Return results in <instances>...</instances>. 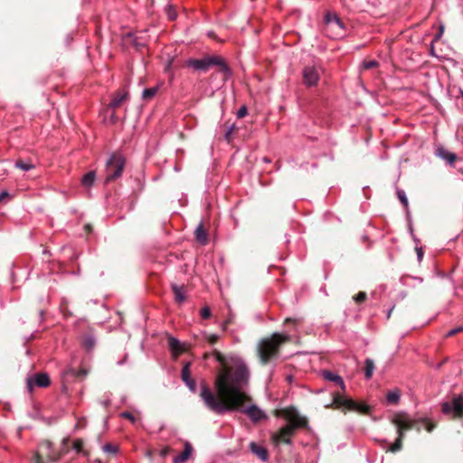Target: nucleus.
Listing matches in <instances>:
<instances>
[{
  "label": "nucleus",
  "instance_id": "nucleus-25",
  "mask_svg": "<svg viewBox=\"0 0 463 463\" xmlns=\"http://www.w3.org/2000/svg\"><path fill=\"white\" fill-rule=\"evenodd\" d=\"M95 344L96 340L94 336H92L91 335H87L83 337L82 345L87 350L90 351L91 349H93Z\"/></svg>",
  "mask_w": 463,
  "mask_h": 463
},
{
  "label": "nucleus",
  "instance_id": "nucleus-41",
  "mask_svg": "<svg viewBox=\"0 0 463 463\" xmlns=\"http://www.w3.org/2000/svg\"><path fill=\"white\" fill-rule=\"evenodd\" d=\"M246 114H247V108L243 106L238 110L237 117L241 118H243Z\"/></svg>",
  "mask_w": 463,
  "mask_h": 463
},
{
  "label": "nucleus",
  "instance_id": "nucleus-34",
  "mask_svg": "<svg viewBox=\"0 0 463 463\" xmlns=\"http://www.w3.org/2000/svg\"><path fill=\"white\" fill-rule=\"evenodd\" d=\"M166 14L169 20H175L177 16L175 10L172 6L167 7Z\"/></svg>",
  "mask_w": 463,
  "mask_h": 463
},
{
  "label": "nucleus",
  "instance_id": "nucleus-6",
  "mask_svg": "<svg viewBox=\"0 0 463 463\" xmlns=\"http://www.w3.org/2000/svg\"><path fill=\"white\" fill-rule=\"evenodd\" d=\"M125 167V159L119 154H113L110 156L106 164V177L105 183H109L113 180L119 178Z\"/></svg>",
  "mask_w": 463,
  "mask_h": 463
},
{
  "label": "nucleus",
  "instance_id": "nucleus-26",
  "mask_svg": "<svg viewBox=\"0 0 463 463\" xmlns=\"http://www.w3.org/2000/svg\"><path fill=\"white\" fill-rule=\"evenodd\" d=\"M158 87L156 86V87H152V88H147V89H145L142 92V98L144 99H152L153 97L156 96V94L157 93L158 91Z\"/></svg>",
  "mask_w": 463,
  "mask_h": 463
},
{
  "label": "nucleus",
  "instance_id": "nucleus-13",
  "mask_svg": "<svg viewBox=\"0 0 463 463\" xmlns=\"http://www.w3.org/2000/svg\"><path fill=\"white\" fill-rule=\"evenodd\" d=\"M272 439L276 445L289 443V421H288L279 432L273 434Z\"/></svg>",
  "mask_w": 463,
  "mask_h": 463
},
{
  "label": "nucleus",
  "instance_id": "nucleus-24",
  "mask_svg": "<svg viewBox=\"0 0 463 463\" xmlns=\"http://www.w3.org/2000/svg\"><path fill=\"white\" fill-rule=\"evenodd\" d=\"M14 166L23 171H30L35 167V165L31 161H23L21 159H18L15 162Z\"/></svg>",
  "mask_w": 463,
  "mask_h": 463
},
{
  "label": "nucleus",
  "instance_id": "nucleus-47",
  "mask_svg": "<svg viewBox=\"0 0 463 463\" xmlns=\"http://www.w3.org/2000/svg\"><path fill=\"white\" fill-rule=\"evenodd\" d=\"M393 309H394V307H392L391 308V310L389 311V313H388V315H387V318H390V317H391V316H392V310H393Z\"/></svg>",
  "mask_w": 463,
  "mask_h": 463
},
{
  "label": "nucleus",
  "instance_id": "nucleus-28",
  "mask_svg": "<svg viewBox=\"0 0 463 463\" xmlns=\"http://www.w3.org/2000/svg\"><path fill=\"white\" fill-rule=\"evenodd\" d=\"M400 392L398 391L389 392L386 395V400L391 404H397L400 401Z\"/></svg>",
  "mask_w": 463,
  "mask_h": 463
},
{
  "label": "nucleus",
  "instance_id": "nucleus-15",
  "mask_svg": "<svg viewBox=\"0 0 463 463\" xmlns=\"http://www.w3.org/2000/svg\"><path fill=\"white\" fill-rule=\"evenodd\" d=\"M291 323V342H294L296 345L304 346L305 343L300 340L299 327L301 326V321L298 319L290 320Z\"/></svg>",
  "mask_w": 463,
  "mask_h": 463
},
{
  "label": "nucleus",
  "instance_id": "nucleus-44",
  "mask_svg": "<svg viewBox=\"0 0 463 463\" xmlns=\"http://www.w3.org/2000/svg\"><path fill=\"white\" fill-rule=\"evenodd\" d=\"M8 196V193L4 191L2 193H0V202H2L4 200V198L7 197Z\"/></svg>",
  "mask_w": 463,
  "mask_h": 463
},
{
  "label": "nucleus",
  "instance_id": "nucleus-46",
  "mask_svg": "<svg viewBox=\"0 0 463 463\" xmlns=\"http://www.w3.org/2000/svg\"><path fill=\"white\" fill-rule=\"evenodd\" d=\"M417 252H418V258H419V260H420L423 255L421 249H417Z\"/></svg>",
  "mask_w": 463,
  "mask_h": 463
},
{
  "label": "nucleus",
  "instance_id": "nucleus-50",
  "mask_svg": "<svg viewBox=\"0 0 463 463\" xmlns=\"http://www.w3.org/2000/svg\"><path fill=\"white\" fill-rule=\"evenodd\" d=\"M288 321H289V318H288V317H286V318H285V322H288Z\"/></svg>",
  "mask_w": 463,
  "mask_h": 463
},
{
  "label": "nucleus",
  "instance_id": "nucleus-4",
  "mask_svg": "<svg viewBox=\"0 0 463 463\" xmlns=\"http://www.w3.org/2000/svg\"><path fill=\"white\" fill-rule=\"evenodd\" d=\"M326 407L329 409L340 410L344 412L346 411H356L364 415H367L370 412V407L365 403L355 402L353 399L347 398L339 392L333 393L332 402Z\"/></svg>",
  "mask_w": 463,
  "mask_h": 463
},
{
  "label": "nucleus",
  "instance_id": "nucleus-39",
  "mask_svg": "<svg viewBox=\"0 0 463 463\" xmlns=\"http://www.w3.org/2000/svg\"><path fill=\"white\" fill-rule=\"evenodd\" d=\"M120 417L126 418V419L129 420L132 422H135V420H136L134 415L131 412H128V411L121 412L120 413Z\"/></svg>",
  "mask_w": 463,
  "mask_h": 463
},
{
  "label": "nucleus",
  "instance_id": "nucleus-5",
  "mask_svg": "<svg viewBox=\"0 0 463 463\" xmlns=\"http://www.w3.org/2000/svg\"><path fill=\"white\" fill-rule=\"evenodd\" d=\"M188 66L197 71H207L211 66H219V71L223 74L224 78L230 75V70L223 59L220 56H208L201 60H189Z\"/></svg>",
  "mask_w": 463,
  "mask_h": 463
},
{
  "label": "nucleus",
  "instance_id": "nucleus-10",
  "mask_svg": "<svg viewBox=\"0 0 463 463\" xmlns=\"http://www.w3.org/2000/svg\"><path fill=\"white\" fill-rule=\"evenodd\" d=\"M298 429H308V420L305 416L300 415L295 407L291 406V436Z\"/></svg>",
  "mask_w": 463,
  "mask_h": 463
},
{
  "label": "nucleus",
  "instance_id": "nucleus-36",
  "mask_svg": "<svg viewBox=\"0 0 463 463\" xmlns=\"http://www.w3.org/2000/svg\"><path fill=\"white\" fill-rule=\"evenodd\" d=\"M184 383L186 384V386L189 388L191 392H194L196 391V383L193 378L184 381Z\"/></svg>",
  "mask_w": 463,
  "mask_h": 463
},
{
  "label": "nucleus",
  "instance_id": "nucleus-7",
  "mask_svg": "<svg viewBox=\"0 0 463 463\" xmlns=\"http://www.w3.org/2000/svg\"><path fill=\"white\" fill-rule=\"evenodd\" d=\"M324 31L331 38L340 37L344 32V23L335 14L327 13L325 16Z\"/></svg>",
  "mask_w": 463,
  "mask_h": 463
},
{
  "label": "nucleus",
  "instance_id": "nucleus-38",
  "mask_svg": "<svg viewBox=\"0 0 463 463\" xmlns=\"http://www.w3.org/2000/svg\"><path fill=\"white\" fill-rule=\"evenodd\" d=\"M378 66V62L376 61H368L364 62V68L366 70H371Z\"/></svg>",
  "mask_w": 463,
  "mask_h": 463
},
{
  "label": "nucleus",
  "instance_id": "nucleus-8",
  "mask_svg": "<svg viewBox=\"0 0 463 463\" xmlns=\"http://www.w3.org/2000/svg\"><path fill=\"white\" fill-rule=\"evenodd\" d=\"M441 411L452 419L463 418V398L453 397L450 401L443 402Z\"/></svg>",
  "mask_w": 463,
  "mask_h": 463
},
{
  "label": "nucleus",
  "instance_id": "nucleus-14",
  "mask_svg": "<svg viewBox=\"0 0 463 463\" xmlns=\"http://www.w3.org/2000/svg\"><path fill=\"white\" fill-rule=\"evenodd\" d=\"M167 340H168L169 349L175 357H177L178 355H180L182 353H184L185 351L184 345L183 343H181L177 338L169 335L167 337Z\"/></svg>",
  "mask_w": 463,
  "mask_h": 463
},
{
  "label": "nucleus",
  "instance_id": "nucleus-9",
  "mask_svg": "<svg viewBox=\"0 0 463 463\" xmlns=\"http://www.w3.org/2000/svg\"><path fill=\"white\" fill-rule=\"evenodd\" d=\"M303 82L307 87L317 85L319 80V72L316 66H306L302 71Z\"/></svg>",
  "mask_w": 463,
  "mask_h": 463
},
{
  "label": "nucleus",
  "instance_id": "nucleus-2",
  "mask_svg": "<svg viewBox=\"0 0 463 463\" xmlns=\"http://www.w3.org/2000/svg\"><path fill=\"white\" fill-rule=\"evenodd\" d=\"M287 336L279 333L273 334L271 336L262 338L257 346V353L262 364L276 358L279 354L281 345L285 344Z\"/></svg>",
  "mask_w": 463,
  "mask_h": 463
},
{
  "label": "nucleus",
  "instance_id": "nucleus-19",
  "mask_svg": "<svg viewBox=\"0 0 463 463\" xmlns=\"http://www.w3.org/2000/svg\"><path fill=\"white\" fill-rule=\"evenodd\" d=\"M323 376L325 379L334 382V383H337L338 385H340L343 392L345 391V383L341 376L335 374L330 371H324Z\"/></svg>",
  "mask_w": 463,
  "mask_h": 463
},
{
  "label": "nucleus",
  "instance_id": "nucleus-12",
  "mask_svg": "<svg viewBox=\"0 0 463 463\" xmlns=\"http://www.w3.org/2000/svg\"><path fill=\"white\" fill-rule=\"evenodd\" d=\"M242 411L253 421L258 422L266 419L265 412L256 405H250L242 410Z\"/></svg>",
  "mask_w": 463,
  "mask_h": 463
},
{
  "label": "nucleus",
  "instance_id": "nucleus-42",
  "mask_svg": "<svg viewBox=\"0 0 463 463\" xmlns=\"http://www.w3.org/2000/svg\"><path fill=\"white\" fill-rule=\"evenodd\" d=\"M233 129H234V125H232L231 127L228 128V129L226 130L225 135H224L226 140L230 141V137H231Z\"/></svg>",
  "mask_w": 463,
  "mask_h": 463
},
{
  "label": "nucleus",
  "instance_id": "nucleus-18",
  "mask_svg": "<svg viewBox=\"0 0 463 463\" xmlns=\"http://www.w3.org/2000/svg\"><path fill=\"white\" fill-rule=\"evenodd\" d=\"M195 239L201 245H205L208 242V235L203 222H200L195 229Z\"/></svg>",
  "mask_w": 463,
  "mask_h": 463
},
{
  "label": "nucleus",
  "instance_id": "nucleus-35",
  "mask_svg": "<svg viewBox=\"0 0 463 463\" xmlns=\"http://www.w3.org/2000/svg\"><path fill=\"white\" fill-rule=\"evenodd\" d=\"M201 317L203 319H208L211 317V309L209 307L205 306L201 309Z\"/></svg>",
  "mask_w": 463,
  "mask_h": 463
},
{
  "label": "nucleus",
  "instance_id": "nucleus-32",
  "mask_svg": "<svg viewBox=\"0 0 463 463\" xmlns=\"http://www.w3.org/2000/svg\"><path fill=\"white\" fill-rule=\"evenodd\" d=\"M397 196H398L399 200L401 201V203H402V205L405 208H408L409 203H408V199L406 197V194H405L404 191L398 190L397 191Z\"/></svg>",
  "mask_w": 463,
  "mask_h": 463
},
{
  "label": "nucleus",
  "instance_id": "nucleus-33",
  "mask_svg": "<svg viewBox=\"0 0 463 463\" xmlns=\"http://www.w3.org/2000/svg\"><path fill=\"white\" fill-rule=\"evenodd\" d=\"M421 425H424V428L428 432H431L435 428L434 423H432L425 419L420 420V426L421 427Z\"/></svg>",
  "mask_w": 463,
  "mask_h": 463
},
{
  "label": "nucleus",
  "instance_id": "nucleus-43",
  "mask_svg": "<svg viewBox=\"0 0 463 463\" xmlns=\"http://www.w3.org/2000/svg\"><path fill=\"white\" fill-rule=\"evenodd\" d=\"M217 340H218V335H211L208 336V341L211 344H214Z\"/></svg>",
  "mask_w": 463,
  "mask_h": 463
},
{
  "label": "nucleus",
  "instance_id": "nucleus-23",
  "mask_svg": "<svg viewBox=\"0 0 463 463\" xmlns=\"http://www.w3.org/2000/svg\"><path fill=\"white\" fill-rule=\"evenodd\" d=\"M374 370V363L372 359L367 358L364 361V376L366 379H370L373 376Z\"/></svg>",
  "mask_w": 463,
  "mask_h": 463
},
{
  "label": "nucleus",
  "instance_id": "nucleus-37",
  "mask_svg": "<svg viewBox=\"0 0 463 463\" xmlns=\"http://www.w3.org/2000/svg\"><path fill=\"white\" fill-rule=\"evenodd\" d=\"M460 332H463V326H458L456 328H453L451 330H449L447 334H446V337H450V336H454L456 335L457 334L460 333Z\"/></svg>",
  "mask_w": 463,
  "mask_h": 463
},
{
  "label": "nucleus",
  "instance_id": "nucleus-22",
  "mask_svg": "<svg viewBox=\"0 0 463 463\" xmlns=\"http://www.w3.org/2000/svg\"><path fill=\"white\" fill-rule=\"evenodd\" d=\"M96 178V174L94 171H90L87 173L85 175H83L81 179V184L83 186L90 188L94 184Z\"/></svg>",
  "mask_w": 463,
  "mask_h": 463
},
{
  "label": "nucleus",
  "instance_id": "nucleus-31",
  "mask_svg": "<svg viewBox=\"0 0 463 463\" xmlns=\"http://www.w3.org/2000/svg\"><path fill=\"white\" fill-rule=\"evenodd\" d=\"M367 298V294L364 291H360L353 297V299L357 303L361 304Z\"/></svg>",
  "mask_w": 463,
  "mask_h": 463
},
{
  "label": "nucleus",
  "instance_id": "nucleus-11",
  "mask_svg": "<svg viewBox=\"0 0 463 463\" xmlns=\"http://www.w3.org/2000/svg\"><path fill=\"white\" fill-rule=\"evenodd\" d=\"M50 384V378L46 373H37L33 377L27 379V387L32 391L33 386L47 387Z\"/></svg>",
  "mask_w": 463,
  "mask_h": 463
},
{
  "label": "nucleus",
  "instance_id": "nucleus-29",
  "mask_svg": "<svg viewBox=\"0 0 463 463\" xmlns=\"http://www.w3.org/2000/svg\"><path fill=\"white\" fill-rule=\"evenodd\" d=\"M183 382L192 379L190 372V363H186L182 368L181 373Z\"/></svg>",
  "mask_w": 463,
  "mask_h": 463
},
{
  "label": "nucleus",
  "instance_id": "nucleus-3",
  "mask_svg": "<svg viewBox=\"0 0 463 463\" xmlns=\"http://www.w3.org/2000/svg\"><path fill=\"white\" fill-rule=\"evenodd\" d=\"M392 423L397 428L398 437L389 448V451L395 453L402 449L405 431L416 429L420 430V420H411L404 412L396 413L392 419Z\"/></svg>",
  "mask_w": 463,
  "mask_h": 463
},
{
  "label": "nucleus",
  "instance_id": "nucleus-17",
  "mask_svg": "<svg viewBox=\"0 0 463 463\" xmlns=\"http://www.w3.org/2000/svg\"><path fill=\"white\" fill-rule=\"evenodd\" d=\"M437 156L447 161L449 165H453L458 158L456 154L442 146L437 149Z\"/></svg>",
  "mask_w": 463,
  "mask_h": 463
},
{
  "label": "nucleus",
  "instance_id": "nucleus-27",
  "mask_svg": "<svg viewBox=\"0 0 463 463\" xmlns=\"http://www.w3.org/2000/svg\"><path fill=\"white\" fill-rule=\"evenodd\" d=\"M173 290L175 293V299L178 303H183L185 300V296L182 288L177 286L173 287Z\"/></svg>",
  "mask_w": 463,
  "mask_h": 463
},
{
  "label": "nucleus",
  "instance_id": "nucleus-45",
  "mask_svg": "<svg viewBox=\"0 0 463 463\" xmlns=\"http://www.w3.org/2000/svg\"><path fill=\"white\" fill-rule=\"evenodd\" d=\"M442 33H443V27L440 26L439 33L436 35L435 40L439 39Z\"/></svg>",
  "mask_w": 463,
  "mask_h": 463
},
{
  "label": "nucleus",
  "instance_id": "nucleus-48",
  "mask_svg": "<svg viewBox=\"0 0 463 463\" xmlns=\"http://www.w3.org/2000/svg\"><path fill=\"white\" fill-rule=\"evenodd\" d=\"M307 350H298L296 354L307 353Z\"/></svg>",
  "mask_w": 463,
  "mask_h": 463
},
{
  "label": "nucleus",
  "instance_id": "nucleus-21",
  "mask_svg": "<svg viewBox=\"0 0 463 463\" xmlns=\"http://www.w3.org/2000/svg\"><path fill=\"white\" fill-rule=\"evenodd\" d=\"M191 452H192V448L188 443H186L184 451L175 458L174 462L175 463H183V462L186 461L188 459Z\"/></svg>",
  "mask_w": 463,
  "mask_h": 463
},
{
  "label": "nucleus",
  "instance_id": "nucleus-49",
  "mask_svg": "<svg viewBox=\"0 0 463 463\" xmlns=\"http://www.w3.org/2000/svg\"><path fill=\"white\" fill-rule=\"evenodd\" d=\"M68 442H69L68 439H63V440H62L63 445H66Z\"/></svg>",
  "mask_w": 463,
  "mask_h": 463
},
{
  "label": "nucleus",
  "instance_id": "nucleus-51",
  "mask_svg": "<svg viewBox=\"0 0 463 463\" xmlns=\"http://www.w3.org/2000/svg\"><path fill=\"white\" fill-rule=\"evenodd\" d=\"M227 324H228V321L224 322L223 327H225Z\"/></svg>",
  "mask_w": 463,
  "mask_h": 463
},
{
  "label": "nucleus",
  "instance_id": "nucleus-1",
  "mask_svg": "<svg viewBox=\"0 0 463 463\" xmlns=\"http://www.w3.org/2000/svg\"><path fill=\"white\" fill-rule=\"evenodd\" d=\"M213 355L222 365L215 379L217 394L203 383L199 395L204 405L214 413L237 411L250 400L248 394L250 370L239 357L227 358L219 351H214Z\"/></svg>",
  "mask_w": 463,
  "mask_h": 463
},
{
  "label": "nucleus",
  "instance_id": "nucleus-52",
  "mask_svg": "<svg viewBox=\"0 0 463 463\" xmlns=\"http://www.w3.org/2000/svg\"><path fill=\"white\" fill-rule=\"evenodd\" d=\"M461 95H462V97H463V91L461 92Z\"/></svg>",
  "mask_w": 463,
  "mask_h": 463
},
{
  "label": "nucleus",
  "instance_id": "nucleus-16",
  "mask_svg": "<svg viewBox=\"0 0 463 463\" xmlns=\"http://www.w3.org/2000/svg\"><path fill=\"white\" fill-rule=\"evenodd\" d=\"M250 449L262 461L268 460V451L263 446L252 441L250 443Z\"/></svg>",
  "mask_w": 463,
  "mask_h": 463
},
{
  "label": "nucleus",
  "instance_id": "nucleus-30",
  "mask_svg": "<svg viewBox=\"0 0 463 463\" xmlns=\"http://www.w3.org/2000/svg\"><path fill=\"white\" fill-rule=\"evenodd\" d=\"M103 451L108 454L115 455L118 452V447L112 443H107L103 446Z\"/></svg>",
  "mask_w": 463,
  "mask_h": 463
},
{
  "label": "nucleus",
  "instance_id": "nucleus-40",
  "mask_svg": "<svg viewBox=\"0 0 463 463\" xmlns=\"http://www.w3.org/2000/svg\"><path fill=\"white\" fill-rule=\"evenodd\" d=\"M82 441L80 439H76L73 441V449L77 451V452H80L82 449Z\"/></svg>",
  "mask_w": 463,
  "mask_h": 463
},
{
  "label": "nucleus",
  "instance_id": "nucleus-20",
  "mask_svg": "<svg viewBox=\"0 0 463 463\" xmlns=\"http://www.w3.org/2000/svg\"><path fill=\"white\" fill-rule=\"evenodd\" d=\"M128 98V92L125 91H119L118 92L115 97L111 99L109 103V107L112 109L118 108L125 100H127Z\"/></svg>",
  "mask_w": 463,
  "mask_h": 463
}]
</instances>
